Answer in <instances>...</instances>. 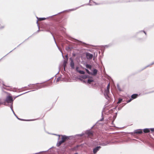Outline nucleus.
<instances>
[{
	"label": "nucleus",
	"instance_id": "1",
	"mask_svg": "<svg viewBox=\"0 0 154 154\" xmlns=\"http://www.w3.org/2000/svg\"><path fill=\"white\" fill-rule=\"evenodd\" d=\"M67 138V137L65 136H62V140L60 141L57 144V146H59L62 143L64 142L66 139Z\"/></svg>",
	"mask_w": 154,
	"mask_h": 154
},
{
	"label": "nucleus",
	"instance_id": "2",
	"mask_svg": "<svg viewBox=\"0 0 154 154\" xmlns=\"http://www.w3.org/2000/svg\"><path fill=\"white\" fill-rule=\"evenodd\" d=\"M109 84L107 87L106 89L105 90L104 94L105 95L106 94L107 96L108 95V94L109 92Z\"/></svg>",
	"mask_w": 154,
	"mask_h": 154
},
{
	"label": "nucleus",
	"instance_id": "3",
	"mask_svg": "<svg viewBox=\"0 0 154 154\" xmlns=\"http://www.w3.org/2000/svg\"><path fill=\"white\" fill-rule=\"evenodd\" d=\"M6 101L8 103H11L12 101V97L9 96H8L7 98Z\"/></svg>",
	"mask_w": 154,
	"mask_h": 154
},
{
	"label": "nucleus",
	"instance_id": "4",
	"mask_svg": "<svg viewBox=\"0 0 154 154\" xmlns=\"http://www.w3.org/2000/svg\"><path fill=\"white\" fill-rule=\"evenodd\" d=\"M86 55L88 59H91L93 57L92 54L89 53H86Z\"/></svg>",
	"mask_w": 154,
	"mask_h": 154
},
{
	"label": "nucleus",
	"instance_id": "5",
	"mask_svg": "<svg viewBox=\"0 0 154 154\" xmlns=\"http://www.w3.org/2000/svg\"><path fill=\"white\" fill-rule=\"evenodd\" d=\"M101 148L100 146H98L94 149L93 152L94 153H95L98 150Z\"/></svg>",
	"mask_w": 154,
	"mask_h": 154
},
{
	"label": "nucleus",
	"instance_id": "6",
	"mask_svg": "<svg viewBox=\"0 0 154 154\" xmlns=\"http://www.w3.org/2000/svg\"><path fill=\"white\" fill-rule=\"evenodd\" d=\"M74 62H73V61L72 60H71V61L70 63V66L73 69V68H74Z\"/></svg>",
	"mask_w": 154,
	"mask_h": 154
},
{
	"label": "nucleus",
	"instance_id": "7",
	"mask_svg": "<svg viewBox=\"0 0 154 154\" xmlns=\"http://www.w3.org/2000/svg\"><path fill=\"white\" fill-rule=\"evenodd\" d=\"M142 132V131L141 130H139L135 131V133L137 134H141Z\"/></svg>",
	"mask_w": 154,
	"mask_h": 154
},
{
	"label": "nucleus",
	"instance_id": "8",
	"mask_svg": "<svg viewBox=\"0 0 154 154\" xmlns=\"http://www.w3.org/2000/svg\"><path fill=\"white\" fill-rule=\"evenodd\" d=\"M137 96V94H134L132 95L131 98L133 99H135L136 98Z\"/></svg>",
	"mask_w": 154,
	"mask_h": 154
},
{
	"label": "nucleus",
	"instance_id": "9",
	"mask_svg": "<svg viewBox=\"0 0 154 154\" xmlns=\"http://www.w3.org/2000/svg\"><path fill=\"white\" fill-rule=\"evenodd\" d=\"M143 131L145 133H148L149 131V130L147 128L144 129L143 130Z\"/></svg>",
	"mask_w": 154,
	"mask_h": 154
},
{
	"label": "nucleus",
	"instance_id": "10",
	"mask_svg": "<svg viewBox=\"0 0 154 154\" xmlns=\"http://www.w3.org/2000/svg\"><path fill=\"white\" fill-rule=\"evenodd\" d=\"M97 72V70L96 69H94L93 70V75H96Z\"/></svg>",
	"mask_w": 154,
	"mask_h": 154
},
{
	"label": "nucleus",
	"instance_id": "11",
	"mask_svg": "<svg viewBox=\"0 0 154 154\" xmlns=\"http://www.w3.org/2000/svg\"><path fill=\"white\" fill-rule=\"evenodd\" d=\"M93 81V80L92 79H88V82L89 83H90L91 82Z\"/></svg>",
	"mask_w": 154,
	"mask_h": 154
},
{
	"label": "nucleus",
	"instance_id": "12",
	"mask_svg": "<svg viewBox=\"0 0 154 154\" xmlns=\"http://www.w3.org/2000/svg\"><path fill=\"white\" fill-rule=\"evenodd\" d=\"M79 72L81 74H84L85 73V72L83 71L79 70Z\"/></svg>",
	"mask_w": 154,
	"mask_h": 154
},
{
	"label": "nucleus",
	"instance_id": "13",
	"mask_svg": "<svg viewBox=\"0 0 154 154\" xmlns=\"http://www.w3.org/2000/svg\"><path fill=\"white\" fill-rule=\"evenodd\" d=\"M86 67L87 68H88L89 69H91V66L90 65L87 64L86 65Z\"/></svg>",
	"mask_w": 154,
	"mask_h": 154
},
{
	"label": "nucleus",
	"instance_id": "14",
	"mask_svg": "<svg viewBox=\"0 0 154 154\" xmlns=\"http://www.w3.org/2000/svg\"><path fill=\"white\" fill-rule=\"evenodd\" d=\"M122 99H119L118 102H117V103H121L122 102Z\"/></svg>",
	"mask_w": 154,
	"mask_h": 154
},
{
	"label": "nucleus",
	"instance_id": "15",
	"mask_svg": "<svg viewBox=\"0 0 154 154\" xmlns=\"http://www.w3.org/2000/svg\"><path fill=\"white\" fill-rule=\"evenodd\" d=\"M45 19V18H39V20H44Z\"/></svg>",
	"mask_w": 154,
	"mask_h": 154
},
{
	"label": "nucleus",
	"instance_id": "16",
	"mask_svg": "<svg viewBox=\"0 0 154 154\" xmlns=\"http://www.w3.org/2000/svg\"><path fill=\"white\" fill-rule=\"evenodd\" d=\"M88 134L89 135H92V133L91 132H89Z\"/></svg>",
	"mask_w": 154,
	"mask_h": 154
},
{
	"label": "nucleus",
	"instance_id": "17",
	"mask_svg": "<svg viewBox=\"0 0 154 154\" xmlns=\"http://www.w3.org/2000/svg\"><path fill=\"white\" fill-rule=\"evenodd\" d=\"M107 143L106 144H105V143H103V144H101V145H102V146H104L106 145H107Z\"/></svg>",
	"mask_w": 154,
	"mask_h": 154
},
{
	"label": "nucleus",
	"instance_id": "18",
	"mask_svg": "<svg viewBox=\"0 0 154 154\" xmlns=\"http://www.w3.org/2000/svg\"><path fill=\"white\" fill-rule=\"evenodd\" d=\"M151 130L152 131H154V128H151Z\"/></svg>",
	"mask_w": 154,
	"mask_h": 154
},
{
	"label": "nucleus",
	"instance_id": "19",
	"mask_svg": "<svg viewBox=\"0 0 154 154\" xmlns=\"http://www.w3.org/2000/svg\"><path fill=\"white\" fill-rule=\"evenodd\" d=\"M86 71L87 72L88 74H90L89 72V71H88V69H86Z\"/></svg>",
	"mask_w": 154,
	"mask_h": 154
},
{
	"label": "nucleus",
	"instance_id": "20",
	"mask_svg": "<svg viewBox=\"0 0 154 154\" xmlns=\"http://www.w3.org/2000/svg\"><path fill=\"white\" fill-rule=\"evenodd\" d=\"M132 100V99H130L128 101V102H130L131 100Z\"/></svg>",
	"mask_w": 154,
	"mask_h": 154
},
{
	"label": "nucleus",
	"instance_id": "21",
	"mask_svg": "<svg viewBox=\"0 0 154 154\" xmlns=\"http://www.w3.org/2000/svg\"><path fill=\"white\" fill-rule=\"evenodd\" d=\"M11 109H12V111H13V112H14V111H13V110L12 109V108H11Z\"/></svg>",
	"mask_w": 154,
	"mask_h": 154
},
{
	"label": "nucleus",
	"instance_id": "22",
	"mask_svg": "<svg viewBox=\"0 0 154 154\" xmlns=\"http://www.w3.org/2000/svg\"><path fill=\"white\" fill-rule=\"evenodd\" d=\"M59 81V79H58H58H57V81Z\"/></svg>",
	"mask_w": 154,
	"mask_h": 154
},
{
	"label": "nucleus",
	"instance_id": "23",
	"mask_svg": "<svg viewBox=\"0 0 154 154\" xmlns=\"http://www.w3.org/2000/svg\"><path fill=\"white\" fill-rule=\"evenodd\" d=\"M144 32L145 33V34H146V32Z\"/></svg>",
	"mask_w": 154,
	"mask_h": 154
}]
</instances>
